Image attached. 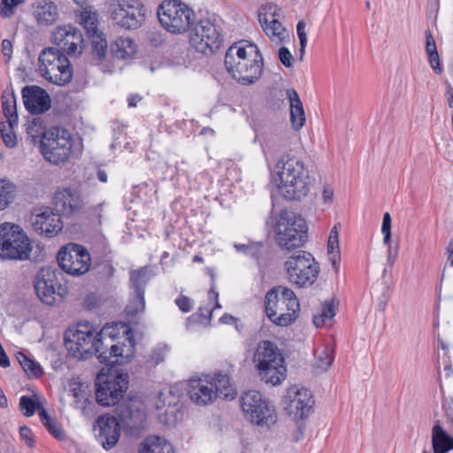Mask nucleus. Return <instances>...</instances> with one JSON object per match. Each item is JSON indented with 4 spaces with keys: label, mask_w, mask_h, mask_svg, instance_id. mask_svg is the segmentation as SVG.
<instances>
[{
    "label": "nucleus",
    "mask_w": 453,
    "mask_h": 453,
    "mask_svg": "<svg viewBox=\"0 0 453 453\" xmlns=\"http://www.w3.org/2000/svg\"><path fill=\"white\" fill-rule=\"evenodd\" d=\"M0 366L4 368L10 366V360L4 349L0 350Z\"/></svg>",
    "instance_id": "64"
},
{
    "label": "nucleus",
    "mask_w": 453,
    "mask_h": 453,
    "mask_svg": "<svg viewBox=\"0 0 453 453\" xmlns=\"http://www.w3.org/2000/svg\"><path fill=\"white\" fill-rule=\"evenodd\" d=\"M254 362L261 380L265 383L276 386L285 380L284 358L274 343L269 341L260 342L254 355Z\"/></svg>",
    "instance_id": "7"
},
{
    "label": "nucleus",
    "mask_w": 453,
    "mask_h": 453,
    "mask_svg": "<svg viewBox=\"0 0 453 453\" xmlns=\"http://www.w3.org/2000/svg\"><path fill=\"white\" fill-rule=\"evenodd\" d=\"M108 12L117 26L134 30L145 22L147 10L142 0H110Z\"/></svg>",
    "instance_id": "16"
},
{
    "label": "nucleus",
    "mask_w": 453,
    "mask_h": 453,
    "mask_svg": "<svg viewBox=\"0 0 453 453\" xmlns=\"http://www.w3.org/2000/svg\"><path fill=\"white\" fill-rule=\"evenodd\" d=\"M2 52L8 62L12 55V43L10 40L4 39L2 42Z\"/></svg>",
    "instance_id": "59"
},
{
    "label": "nucleus",
    "mask_w": 453,
    "mask_h": 453,
    "mask_svg": "<svg viewBox=\"0 0 453 453\" xmlns=\"http://www.w3.org/2000/svg\"><path fill=\"white\" fill-rule=\"evenodd\" d=\"M16 358L25 372L29 376L39 377L42 374V369L41 365L34 360L30 359L24 353L18 352L16 354Z\"/></svg>",
    "instance_id": "45"
},
{
    "label": "nucleus",
    "mask_w": 453,
    "mask_h": 453,
    "mask_svg": "<svg viewBox=\"0 0 453 453\" xmlns=\"http://www.w3.org/2000/svg\"><path fill=\"white\" fill-rule=\"evenodd\" d=\"M274 231L279 247L292 250L303 246L306 239L307 226L302 217L290 216L287 211H282L276 219Z\"/></svg>",
    "instance_id": "10"
},
{
    "label": "nucleus",
    "mask_w": 453,
    "mask_h": 453,
    "mask_svg": "<svg viewBox=\"0 0 453 453\" xmlns=\"http://www.w3.org/2000/svg\"><path fill=\"white\" fill-rule=\"evenodd\" d=\"M139 453H174L173 445L165 438L148 436L142 442Z\"/></svg>",
    "instance_id": "34"
},
{
    "label": "nucleus",
    "mask_w": 453,
    "mask_h": 453,
    "mask_svg": "<svg viewBox=\"0 0 453 453\" xmlns=\"http://www.w3.org/2000/svg\"><path fill=\"white\" fill-rule=\"evenodd\" d=\"M94 430L96 439L105 449L113 448L119 440L120 424L114 416H100Z\"/></svg>",
    "instance_id": "26"
},
{
    "label": "nucleus",
    "mask_w": 453,
    "mask_h": 453,
    "mask_svg": "<svg viewBox=\"0 0 453 453\" xmlns=\"http://www.w3.org/2000/svg\"><path fill=\"white\" fill-rule=\"evenodd\" d=\"M40 152L50 164L58 165L67 162L73 153L72 134L58 127L48 129L40 141Z\"/></svg>",
    "instance_id": "11"
},
{
    "label": "nucleus",
    "mask_w": 453,
    "mask_h": 453,
    "mask_svg": "<svg viewBox=\"0 0 453 453\" xmlns=\"http://www.w3.org/2000/svg\"><path fill=\"white\" fill-rule=\"evenodd\" d=\"M288 281L299 288L311 286L319 273V264L313 256L304 250H297L284 263Z\"/></svg>",
    "instance_id": "12"
},
{
    "label": "nucleus",
    "mask_w": 453,
    "mask_h": 453,
    "mask_svg": "<svg viewBox=\"0 0 453 453\" xmlns=\"http://www.w3.org/2000/svg\"><path fill=\"white\" fill-rule=\"evenodd\" d=\"M285 409L295 419H302L309 416L314 401L311 391L303 387L293 385L289 387L284 397Z\"/></svg>",
    "instance_id": "20"
},
{
    "label": "nucleus",
    "mask_w": 453,
    "mask_h": 453,
    "mask_svg": "<svg viewBox=\"0 0 453 453\" xmlns=\"http://www.w3.org/2000/svg\"><path fill=\"white\" fill-rule=\"evenodd\" d=\"M208 297L210 300L215 301V305L213 306L212 309H220L221 308V305L219 303V293L213 288H211L210 289V291L208 292Z\"/></svg>",
    "instance_id": "62"
},
{
    "label": "nucleus",
    "mask_w": 453,
    "mask_h": 453,
    "mask_svg": "<svg viewBox=\"0 0 453 453\" xmlns=\"http://www.w3.org/2000/svg\"><path fill=\"white\" fill-rule=\"evenodd\" d=\"M236 319L235 317L228 314V313H225L220 319H219V321L220 323L222 324H227V325H233L234 323H236Z\"/></svg>",
    "instance_id": "63"
},
{
    "label": "nucleus",
    "mask_w": 453,
    "mask_h": 453,
    "mask_svg": "<svg viewBox=\"0 0 453 453\" xmlns=\"http://www.w3.org/2000/svg\"><path fill=\"white\" fill-rule=\"evenodd\" d=\"M296 33H297V35H298V38L300 41V52H301V56H302L303 54L304 49L307 45V35L305 33V23L303 20H301L297 23Z\"/></svg>",
    "instance_id": "54"
},
{
    "label": "nucleus",
    "mask_w": 453,
    "mask_h": 453,
    "mask_svg": "<svg viewBox=\"0 0 453 453\" xmlns=\"http://www.w3.org/2000/svg\"><path fill=\"white\" fill-rule=\"evenodd\" d=\"M2 109L6 121H10V123H18L16 96L12 91H4L2 96Z\"/></svg>",
    "instance_id": "41"
},
{
    "label": "nucleus",
    "mask_w": 453,
    "mask_h": 453,
    "mask_svg": "<svg viewBox=\"0 0 453 453\" xmlns=\"http://www.w3.org/2000/svg\"><path fill=\"white\" fill-rule=\"evenodd\" d=\"M279 9L275 4L264 5L258 13L259 23L272 42L276 43L282 42L288 35L285 27L278 20L277 12Z\"/></svg>",
    "instance_id": "24"
},
{
    "label": "nucleus",
    "mask_w": 453,
    "mask_h": 453,
    "mask_svg": "<svg viewBox=\"0 0 453 453\" xmlns=\"http://www.w3.org/2000/svg\"><path fill=\"white\" fill-rule=\"evenodd\" d=\"M54 206L55 210L64 216H75L83 207L82 195L76 188L59 189L54 195Z\"/></svg>",
    "instance_id": "27"
},
{
    "label": "nucleus",
    "mask_w": 453,
    "mask_h": 453,
    "mask_svg": "<svg viewBox=\"0 0 453 453\" xmlns=\"http://www.w3.org/2000/svg\"><path fill=\"white\" fill-rule=\"evenodd\" d=\"M188 394L196 404L206 406L213 403L218 397L232 400L237 391L229 376L219 372L191 378L188 382Z\"/></svg>",
    "instance_id": "3"
},
{
    "label": "nucleus",
    "mask_w": 453,
    "mask_h": 453,
    "mask_svg": "<svg viewBox=\"0 0 453 453\" xmlns=\"http://www.w3.org/2000/svg\"><path fill=\"white\" fill-rule=\"evenodd\" d=\"M335 316V309L333 301H326L321 304L319 311L313 315V324L316 327L329 326Z\"/></svg>",
    "instance_id": "39"
},
{
    "label": "nucleus",
    "mask_w": 453,
    "mask_h": 453,
    "mask_svg": "<svg viewBox=\"0 0 453 453\" xmlns=\"http://www.w3.org/2000/svg\"><path fill=\"white\" fill-rule=\"evenodd\" d=\"M85 325L73 326L65 334V345L70 356L81 360L85 355V331L80 328Z\"/></svg>",
    "instance_id": "29"
},
{
    "label": "nucleus",
    "mask_w": 453,
    "mask_h": 453,
    "mask_svg": "<svg viewBox=\"0 0 453 453\" xmlns=\"http://www.w3.org/2000/svg\"><path fill=\"white\" fill-rule=\"evenodd\" d=\"M33 15L40 26H50L58 19V8L51 1L39 0L33 4Z\"/></svg>",
    "instance_id": "31"
},
{
    "label": "nucleus",
    "mask_w": 453,
    "mask_h": 453,
    "mask_svg": "<svg viewBox=\"0 0 453 453\" xmlns=\"http://www.w3.org/2000/svg\"><path fill=\"white\" fill-rule=\"evenodd\" d=\"M31 250L29 238L19 226L9 222L0 225V259L27 260Z\"/></svg>",
    "instance_id": "9"
},
{
    "label": "nucleus",
    "mask_w": 453,
    "mask_h": 453,
    "mask_svg": "<svg viewBox=\"0 0 453 453\" xmlns=\"http://www.w3.org/2000/svg\"><path fill=\"white\" fill-rule=\"evenodd\" d=\"M61 273L54 267L46 266L40 269L34 280V288L38 298L47 305H54L57 299L65 294L58 275Z\"/></svg>",
    "instance_id": "18"
},
{
    "label": "nucleus",
    "mask_w": 453,
    "mask_h": 453,
    "mask_svg": "<svg viewBox=\"0 0 453 453\" xmlns=\"http://www.w3.org/2000/svg\"><path fill=\"white\" fill-rule=\"evenodd\" d=\"M135 192L142 200L151 202L157 194V189L153 184L142 183L135 188Z\"/></svg>",
    "instance_id": "48"
},
{
    "label": "nucleus",
    "mask_w": 453,
    "mask_h": 453,
    "mask_svg": "<svg viewBox=\"0 0 453 453\" xmlns=\"http://www.w3.org/2000/svg\"><path fill=\"white\" fill-rule=\"evenodd\" d=\"M426 36V52L427 54V58L431 68L434 71L436 74H441L442 73V67L441 65L440 56L437 50V46L435 43V40L430 30L425 31Z\"/></svg>",
    "instance_id": "37"
},
{
    "label": "nucleus",
    "mask_w": 453,
    "mask_h": 453,
    "mask_svg": "<svg viewBox=\"0 0 453 453\" xmlns=\"http://www.w3.org/2000/svg\"><path fill=\"white\" fill-rule=\"evenodd\" d=\"M26 109L34 114H41L50 108L51 100L47 91L38 86H26L22 89Z\"/></svg>",
    "instance_id": "28"
},
{
    "label": "nucleus",
    "mask_w": 453,
    "mask_h": 453,
    "mask_svg": "<svg viewBox=\"0 0 453 453\" xmlns=\"http://www.w3.org/2000/svg\"><path fill=\"white\" fill-rule=\"evenodd\" d=\"M19 434L22 440L25 441L26 444L28 447H33L34 445V434L33 432L27 426H21L19 428Z\"/></svg>",
    "instance_id": "56"
},
{
    "label": "nucleus",
    "mask_w": 453,
    "mask_h": 453,
    "mask_svg": "<svg viewBox=\"0 0 453 453\" xmlns=\"http://www.w3.org/2000/svg\"><path fill=\"white\" fill-rule=\"evenodd\" d=\"M102 211V203L87 211V219L89 220L88 223L87 222V226L89 225V230L87 229V237L89 239L91 250L90 254L87 250V272L89 271L93 258L97 260V265L102 267L100 273L103 274V277L108 279L113 276L115 269L109 261L104 260L111 253V250L105 236L99 229L101 226Z\"/></svg>",
    "instance_id": "5"
},
{
    "label": "nucleus",
    "mask_w": 453,
    "mask_h": 453,
    "mask_svg": "<svg viewBox=\"0 0 453 453\" xmlns=\"http://www.w3.org/2000/svg\"><path fill=\"white\" fill-rule=\"evenodd\" d=\"M225 65L233 78L242 85L257 81L263 73V57L257 46L250 42H240L228 49Z\"/></svg>",
    "instance_id": "2"
},
{
    "label": "nucleus",
    "mask_w": 453,
    "mask_h": 453,
    "mask_svg": "<svg viewBox=\"0 0 453 453\" xmlns=\"http://www.w3.org/2000/svg\"><path fill=\"white\" fill-rule=\"evenodd\" d=\"M128 388V375L127 373L108 372L104 369L96 379V399L102 406H113L124 397Z\"/></svg>",
    "instance_id": "15"
},
{
    "label": "nucleus",
    "mask_w": 453,
    "mask_h": 453,
    "mask_svg": "<svg viewBox=\"0 0 453 453\" xmlns=\"http://www.w3.org/2000/svg\"><path fill=\"white\" fill-rule=\"evenodd\" d=\"M106 165L105 161H99L93 157L89 158L87 163V186L90 185L96 177L102 183L107 182L108 174L104 168Z\"/></svg>",
    "instance_id": "38"
},
{
    "label": "nucleus",
    "mask_w": 453,
    "mask_h": 453,
    "mask_svg": "<svg viewBox=\"0 0 453 453\" xmlns=\"http://www.w3.org/2000/svg\"><path fill=\"white\" fill-rule=\"evenodd\" d=\"M39 417L43 426L48 431L57 439L63 440L65 438V433L58 423L52 419L44 408L39 409Z\"/></svg>",
    "instance_id": "44"
},
{
    "label": "nucleus",
    "mask_w": 453,
    "mask_h": 453,
    "mask_svg": "<svg viewBox=\"0 0 453 453\" xmlns=\"http://www.w3.org/2000/svg\"><path fill=\"white\" fill-rule=\"evenodd\" d=\"M39 72L48 81L64 86L70 82L73 71L67 57L55 47L42 50L39 56Z\"/></svg>",
    "instance_id": "13"
},
{
    "label": "nucleus",
    "mask_w": 453,
    "mask_h": 453,
    "mask_svg": "<svg viewBox=\"0 0 453 453\" xmlns=\"http://www.w3.org/2000/svg\"><path fill=\"white\" fill-rule=\"evenodd\" d=\"M69 392L73 397L71 405L85 414V395L83 382L80 378H74L69 382Z\"/></svg>",
    "instance_id": "40"
},
{
    "label": "nucleus",
    "mask_w": 453,
    "mask_h": 453,
    "mask_svg": "<svg viewBox=\"0 0 453 453\" xmlns=\"http://www.w3.org/2000/svg\"><path fill=\"white\" fill-rule=\"evenodd\" d=\"M244 418L259 427H271L277 422L275 407L257 390L244 392L240 399Z\"/></svg>",
    "instance_id": "8"
},
{
    "label": "nucleus",
    "mask_w": 453,
    "mask_h": 453,
    "mask_svg": "<svg viewBox=\"0 0 453 453\" xmlns=\"http://www.w3.org/2000/svg\"><path fill=\"white\" fill-rule=\"evenodd\" d=\"M16 196V186L7 179H0V211L6 209Z\"/></svg>",
    "instance_id": "42"
},
{
    "label": "nucleus",
    "mask_w": 453,
    "mask_h": 453,
    "mask_svg": "<svg viewBox=\"0 0 453 453\" xmlns=\"http://www.w3.org/2000/svg\"><path fill=\"white\" fill-rule=\"evenodd\" d=\"M235 249L239 252H242L246 256H249L255 260H258L261 253V248L262 246L257 243H252L249 245L245 244H235Z\"/></svg>",
    "instance_id": "49"
},
{
    "label": "nucleus",
    "mask_w": 453,
    "mask_h": 453,
    "mask_svg": "<svg viewBox=\"0 0 453 453\" xmlns=\"http://www.w3.org/2000/svg\"><path fill=\"white\" fill-rule=\"evenodd\" d=\"M168 350L166 344H157L147 357L145 361L146 366L148 368H152L163 362Z\"/></svg>",
    "instance_id": "46"
},
{
    "label": "nucleus",
    "mask_w": 453,
    "mask_h": 453,
    "mask_svg": "<svg viewBox=\"0 0 453 453\" xmlns=\"http://www.w3.org/2000/svg\"><path fill=\"white\" fill-rule=\"evenodd\" d=\"M381 233L383 234V243L389 245L391 241V216L389 212H385L383 215Z\"/></svg>",
    "instance_id": "51"
},
{
    "label": "nucleus",
    "mask_w": 453,
    "mask_h": 453,
    "mask_svg": "<svg viewBox=\"0 0 453 453\" xmlns=\"http://www.w3.org/2000/svg\"><path fill=\"white\" fill-rule=\"evenodd\" d=\"M265 310L266 316L274 325L288 326L297 319L300 305L292 289L277 286L266 293Z\"/></svg>",
    "instance_id": "4"
},
{
    "label": "nucleus",
    "mask_w": 453,
    "mask_h": 453,
    "mask_svg": "<svg viewBox=\"0 0 453 453\" xmlns=\"http://www.w3.org/2000/svg\"><path fill=\"white\" fill-rule=\"evenodd\" d=\"M432 445L434 453H448L453 449V437L436 421L432 428Z\"/></svg>",
    "instance_id": "33"
},
{
    "label": "nucleus",
    "mask_w": 453,
    "mask_h": 453,
    "mask_svg": "<svg viewBox=\"0 0 453 453\" xmlns=\"http://www.w3.org/2000/svg\"><path fill=\"white\" fill-rule=\"evenodd\" d=\"M327 259L331 263L335 273H338L341 265V251L339 246V230L336 225L332 227L328 236Z\"/></svg>",
    "instance_id": "35"
},
{
    "label": "nucleus",
    "mask_w": 453,
    "mask_h": 453,
    "mask_svg": "<svg viewBox=\"0 0 453 453\" xmlns=\"http://www.w3.org/2000/svg\"><path fill=\"white\" fill-rule=\"evenodd\" d=\"M270 184L273 192L289 201L301 200L308 196L311 179L303 161L295 157H282L270 174Z\"/></svg>",
    "instance_id": "1"
},
{
    "label": "nucleus",
    "mask_w": 453,
    "mask_h": 453,
    "mask_svg": "<svg viewBox=\"0 0 453 453\" xmlns=\"http://www.w3.org/2000/svg\"><path fill=\"white\" fill-rule=\"evenodd\" d=\"M286 95L290 105V121L293 128L300 130L305 124V113L298 93L294 88H288Z\"/></svg>",
    "instance_id": "32"
},
{
    "label": "nucleus",
    "mask_w": 453,
    "mask_h": 453,
    "mask_svg": "<svg viewBox=\"0 0 453 453\" xmlns=\"http://www.w3.org/2000/svg\"><path fill=\"white\" fill-rule=\"evenodd\" d=\"M388 246V263L392 265L395 260H396V257H397V248L395 249V252H393V250H392V246H391V242H389V245H387Z\"/></svg>",
    "instance_id": "61"
},
{
    "label": "nucleus",
    "mask_w": 453,
    "mask_h": 453,
    "mask_svg": "<svg viewBox=\"0 0 453 453\" xmlns=\"http://www.w3.org/2000/svg\"><path fill=\"white\" fill-rule=\"evenodd\" d=\"M322 200L325 204L331 205L334 201V189L329 185H325L322 191Z\"/></svg>",
    "instance_id": "57"
},
{
    "label": "nucleus",
    "mask_w": 453,
    "mask_h": 453,
    "mask_svg": "<svg viewBox=\"0 0 453 453\" xmlns=\"http://www.w3.org/2000/svg\"><path fill=\"white\" fill-rule=\"evenodd\" d=\"M279 59L281 64L286 67H291L293 62V56L286 47H280L279 50Z\"/></svg>",
    "instance_id": "55"
},
{
    "label": "nucleus",
    "mask_w": 453,
    "mask_h": 453,
    "mask_svg": "<svg viewBox=\"0 0 453 453\" xmlns=\"http://www.w3.org/2000/svg\"><path fill=\"white\" fill-rule=\"evenodd\" d=\"M85 248L80 244L68 243L58 254L59 266L67 273L81 276L85 273Z\"/></svg>",
    "instance_id": "22"
},
{
    "label": "nucleus",
    "mask_w": 453,
    "mask_h": 453,
    "mask_svg": "<svg viewBox=\"0 0 453 453\" xmlns=\"http://www.w3.org/2000/svg\"><path fill=\"white\" fill-rule=\"evenodd\" d=\"M174 303L177 305V307L179 308V310L183 313L189 312L193 308L192 300L189 297L183 296V295H180V296H178L175 299Z\"/></svg>",
    "instance_id": "53"
},
{
    "label": "nucleus",
    "mask_w": 453,
    "mask_h": 453,
    "mask_svg": "<svg viewBox=\"0 0 453 453\" xmlns=\"http://www.w3.org/2000/svg\"><path fill=\"white\" fill-rule=\"evenodd\" d=\"M32 226L35 232L45 234L47 237L56 235L63 227L59 213L54 212L50 207L35 209Z\"/></svg>",
    "instance_id": "25"
},
{
    "label": "nucleus",
    "mask_w": 453,
    "mask_h": 453,
    "mask_svg": "<svg viewBox=\"0 0 453 453\" xmlns=\"http://www.w3.org/2000/svg\"><path fill=\"white\" fill-rule=\"evenodd\" d=\"M51 42L59 52L69 56L81 54L83 49V35L71 25L58 26L51 33Z\"/></svg>",
    "instance_id": "21"
},
{
    "label": "nucleus",
    "mask_w": 453,
    "mask_h": 453,
    "mask_svg": "<svg viewBox=\"0 0 453 453\" xmlns=\"http://www.w3.org/2000/svg\"><path fill=\"white\" fill-rule=\"evenodd\" d=\"M166 174L170 180H174L180 174V170L178 167V163L174 165H166Z\"/></svg>",
    "instance_id": "60"
},
{
    "label": "nucleus",
    "mask_w": 453,
    "mask_h": 453,
    "mask_svg": "<svg viewBox=\"0 0 453 453\" xmlns=\"http://www.w3.org/2000/svg\"><path fill=\"white\" fill-rule=\"evenodd\" d=\"M189 41L196 51L207 55L220 47L223 38L220 27L214 19H203L191 29Z\"/></svg>",
    "instance_id": "17"
},
{
    "label": "nucleus",
    "mask_w": 453,
    "mask_h": 453,
    "mask_svg": "<svg viewBox=\"0 0 453 453\" xmlns=\"http://www.w3.org/2000/svg\"><path fill=\"white\" fill-rule=\"evenodd\" d=\"M150 278V269L147 266L129 272L130 287L134 290V298L127 308L128 314L134 316L143 311L145 287Z\"/></svg>",
    "instance_id": "23"
},
{
    "label": "nucleus",
    "mask_w": 453,
    "mask_h": 453,
    "mask_svg": "<svg viewBox=\"0 0 453 453\" xmlns=\"http://www.w3.org/2000/svg\"><path fill=\"white\" fill-rule=\"evenodd\" d=\"M157 16L162 27L172 34L187 32L195 19L194 11L178 0L163 2L158 8Z\"/></svg>",
    "instance_id": "14"
},
{
    "label": "nucleus",
    "mask_w": 453,
    "mask_h": 453,
    "mask_svg": "<svg viewBox=\"0 0 453 453\" xmlns=\"http://www.w3.org/2000/svg\"><path fill=\"white\" fill-rule=\"evenodd\" d=\"M19 407L21 411H25V416L31 417L35 414V410L38 408V404L31 397L23 395L19 399Z\"/></svg>",
    "instance_id": "50"
},
{
    "label": "nucleus",
    "mask_w": 453,
    "mask_h": 453,
    "mask_svg": "<svg viewBox=\"0 0 453 453\" xmlns=\"http://www.w3.org/2000/svg\"><path fill=\"white\" fill-rule=\"evenodd\" d=\"M47 131L44 121L41 117H34L27 121L26 132L33 142H35L37 139L42 140Z\"/></svg>",
    "instance_id": "43"
},
{
    "label": "nucleus",
    "mask_w": 453,
    "mask_h": 453,
    "mask_svg": "<svg viewBox=\"0 0 453 453\" xmlns=\"http://www.w3.org/2000/svg\"><path fill=\"white\" fill-rule=\"evenodd\" d=\"M17 124L18 123H10V121L0 122L2 138L8 148H14L17 144V137L13 131V127Z\"/></svg>",
    "instance_id": "47"
},
{
    "label": "nucleus",
    "mask_w": 453,
    "mask_h": 453,
    "mask_svg": "<svg viewBox=\"0 0 453 453\" xmlns=\"http://www.w3.org/2000/svg\"><path fill=\"white\" fill-rule=\"evenodd\" d=\"M99 15L92 7L87 6V42L89 55L97 62H102L106 56L108 42L105 33L99 28Z\"/></svg>",
    "instance_id": "19"
},
{
    "label": "nucleus",
    "mask_w": 453,
    "mask_h": 453,
    "mask_svg": "<svg viewBox=\"0 0 453 453\" xmlns=\"http://www.w3.org/2000/svg\"><path fill=\"white\" fill-rule=\"evenodd\" d=\"M315 360H314V368L318 372H323L328 370V368L332 365L334 355V349L330 345H325L319 348H317L314 352Z\"/></svg>",
    "instance_id": "36"
},
{
    "label": "nucleus",
    "mask_w": 453,
    "mask_h": 453,
    "mask_svg": "<svg viewBox=\"0 0 453 453\" xmlns=\"http://www.w3.org/2000/svg\"><path fill=\"white\" fill-rule=\"evenodd\" d=\"M112 327L104 326L94 338L92 346L87 349L88 355H96L102 364L113 366L127 363L134 355V341L128 338L129 343L112 344L113 337L109 332Z\"/></svg>",
    "instance_id": "6"
},
{
    "label": "nucleus",
    "mask_w": 453,
    "mask_h": 453,
    "mask_svg": "<svg viewBox=\"0 0 453 453\" xmlns=\"http://www.w3.org/2000/svg\"><path fill=\"white\" fill-rule=\"evenodd\" d=\"M102 303V298L94 293L87 295V310L96 308Z\"/></svg>",
    "instance_id": "58"
},
{
    "label": "nucleus",
    "mask_w": 453,
    "mask_h": 453,
    "mask_svg": "<svg viewBox=\"0 0 453 453\" xmlns=\"http://www.w3.org/2000/svg\"><path fill=\"white\" fill-rule=\"evenodd\" d=\"M110 52L115 59L128 61L137 52V43L130 36L119 35L110 43Z\"/></svg>",
    "instance_id": "30"
},
{
    "label": "nucleus",
    "mask_w": 453,
    "mask_h": 453,
    "mask_svg": "<svg viewBox=\"0 0 453 453\" xmlns=\"http://www.w3.org/2000/svg\"><path fill=\"white\" fill-rule=\"evenodd\" d=\"M21 3V0H1L0 14L3 17H10L13 14L14 9Z\"/></svg>",
    "instance_id": "52"
}]
</instances>
